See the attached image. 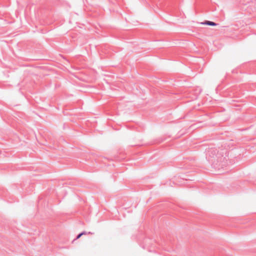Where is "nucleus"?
<instances>
[{
    "label": "nucleus",
    "instance_id": "nucleus-1",
    "mask_svg": "<svg viewBox=\"0 0 256 256\" xmlns=\"http://www.w3.org/2000/svg\"><path fill=\"white\" fill-rule=\"evenodd\" d=\"M206 158L212 164H217L219 160L222 159V156L215 148H208L206 150Z\"/></svg>",
    "mask_w": 256,
    "mask_h": 256
},
{
    "label": "nucleus",
    "instance_id": "nucleus-2",
    "mask_svg": "<svg viewBox=\"0 0 256 256\" xmlns=\"http://www.w3.org/2000/svg\"><path fill=\"white\" fill-rule=\"evenodd\" d=\"M202 24L210 26H216L218 24H216L214 22L209 21V20H206L204 22H202Z\"/></svg>",
    "mask_w": 256,
    "mask_h": 256
},
{
    "label": "nucleus",
    "instance_id": "nucleus-3",
    "mask_svg": "<svg viewBox=\"0 0 256 256\" xmlns=\"http://www.w3.org/2000/svg\"><path fill=\"white\" fill-rule=\"evenodd\" d=\"M82 234L80 233L79 234H78L76 237V239H78L79 238H80L81 236H82Z\"/></svg>",
    "mask_w": 256,
    "mask_h": 256
},
{
    "label": "nucleus",
    "instance_id": "nucleus-4",
    "mask_svg": "<svg viewBox=\"0 0 256 256\" xmlns=\"http://www.w3.org/2000/svg\"><path fill=\"white\" fill-rule=\"evenodd\" d=\"M80 234H82V235L85 234H86V232L84 231L80 232Z\"/></svg>",
    "mask_w": 256,
    "mask_h": 256
}]
</instances>
